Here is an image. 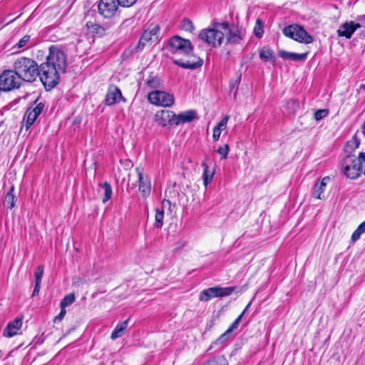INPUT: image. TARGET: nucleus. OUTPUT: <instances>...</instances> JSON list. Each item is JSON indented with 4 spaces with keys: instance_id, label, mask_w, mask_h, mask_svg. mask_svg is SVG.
<instances>
[{
    "instance_id": "18",
    "label": "nucleus",
    "mask_w": 365,
    "mask_h": 365,
    "mask_svg": "<svg viewBox=\"0 0 365 365\" xmlns=\"http://www.w3.org/2000/svg\"><path fill=\"white\" fill-rule=\"evenodd\" d=\"M174 116V113L171 110H161L158 111L155 114V121L158 125L162 127H165L168 125H170L172 117Z\"/></svg>"
},
{
    "instance_id": "4",
    "label": "nucleus",
    "mask_w": 365,
    "mask_h": 365,
    "mask_svg": "<svg viewBox=\"0 0 365 365\" xmlns=\"http://www.w3.org/2000/svg\"><path fill=\"white\" fill-rule=\"evenodd\" d=\"M46 61L44 62L48 65L52 66L61 73L66 72V55L58 46L52 45L49 47L48 54L46 56Z\"/></svg>"
},
{
    "instance_id": "49",
    "label": "nucleus",
    "mask_w": 365,
    "mask_h": 365,
    "mask_svg": "<svg viewBox=\"0 0 365 365\" xmlns=\"http://www.w3.org/2000/svg\"><path fill=\"white\" fill-rule=\"evenodd\" d=\"M359 161L361 163V170H363V166H364V175H365V153H359Z\"/></svg>"
},
{
    "instance_id": "42",
    "label": "nucleus",
    "mask_w": 365,
    "mask_h": 365,
    "mask_svg": "<svg viewBox=\"0 0 365 365\" xmlns=\"http://www.w3.org/2000/svg\"><path fill=\"white\" fill-rule=\"evenodd\" d=\"M137 0H118V3L120 6L130 7L133 6Z\"/></svg>"
},
{
    "instance_id": "11",
    "label": "nucleus",
    "mask_w": 365,
    "mask_h": 365,
    "mask_svg": "<svg viewBox=\"0 0 365 365\" xmlns=\"http://www.w3.org/2000/svg\"><path fill=\"white\" fill-rule=\"evenodd\" d=\"M148 99L150 103L163 107H170L175 102L173 95L160 91H154L149 93Z\"/></svg>"
},
{
    "instance_id": "21",
    "label": "nucleus",
    "mask_w": 365,
    "mask_h": 365,
    "mask_svg": "<svg viewBox=\"0 0 365 365\" xmlns=\"http://www.w3.org/2000/svg\"><path fill=\"white\" fill-rule=\"evenodd\" d=\"M330 180L329 177L324 178L322 181H317L314 187V191L312 192V195L314 197L317 199H322V195L324 192L326 187H327V181Z\"/></svg>"
},
{
    "instance_id": "26",
    "label": "nucleus",
    "mask_w": 365,
    "mask_h": 365,
    "mask_svg": "<svg viewBox=\"0 0 365 365\" xmlns=\"http://www.w3.org/2000/svg\"><path fill=\"white\" fill-rule=\"evenodd\" d=\"M289 114H294L299 108V101L297 99H289L284 106Z\"/></svg>"
},
{
    "instance_id": "19",
    "label": "nucleus",
    "mask_w": 365,
    "mask_h": 365,
    "mask_svg": "<svg viewBox=\"0 0 365 365\" xmlns=\"http://www.w3.org/2000/svg\"><path fill=\"white\" fill-rule=\"evenodd\" d=\"M307 53H296L288 52L284 50L279 51V56L284 59H290L294 61H303L306 60L307 57Z\"/></svg>"
},
{
    "instance_id": "38",
    "label": "nucleus",
    "mask_w": 365,
    "mask_h": 365,
    "mask_svg": "<svg viewBox=\"0 0 365 365\" xmlns=\"http://www.w3.org/2000/svg\"><path fill=\"white\" fill-rule=\"evenodd\" d=\"M329 114V110L327 109H320L317 110L314 113V119L317 121L321 120L324 118Z\"/></svg>"
},
{
    "instance_id": "14",
    "label": "nucleus",
    "mask_w": 365,
    "mask_h": 365,
    "mask_svg": "<svg viewBox=\"0 0 365 365\" xmlns=\"http://www.w3.org/2000/svg\"><path fill=\"white\" fill-rule=\"evenodd\" d=\"M123 101H126V99L123 96L120 88L114 85H111L108 87L104 103L106 106H112Z\"/></svg>"
},
{
    "instance_id": "47",
    "label": "nucleus",
    "mask_w": 365,
    "mask_h": 365,
    "mask_svg": "<svg viewBox=\"0 0 365 365\" xmlns=\"http://www.w3.org/2000/svg\"><path fill=\"white\" fill-rule=\"evenodd\" d=\"M363 234L361 230L357 227V229L353 232L351 235V240L352 242L357 241L361 235Z\"/></svg>"
},
{
    "instance_id": "50",
    "label": "nucleus",
    "mask_w": 365,
    "mask_h": 365,
    "mask_svg": "<svg viewBox=\"0 0 365 365\" xmlns=\"http://www.w3.org/2000/svg\"><path fill=\"white\" fill-rule=\"evenodd\" d=\"M41 287V283L35 282V287L32 293V297L38 295Z\"/></svg>"
},
{
    "instance_id": "6",
    "label": "nucleus",
    "mask_w": 365,
    "mask_h": 365,
    "mask_svg": "<svg viewBox=\"0 0 365 365\" xmlns=\"http://www.w3.org/2000/svg\"><path fill=\"white\" fill-rule=\"evenodd\" d=\"M283 34L296 41L309 44L313 42V37L307 31L298 24H291L285 26L282 30Z\"/></svg>"
},
{
    "instance_id": "46",
    "label": "nucleus",
    "mask_w": 365,
    "mask_h": 365,
    "mask_svg": "<svg viewBox=\"0 0 365 365\" xmlns=\"http://www.w3.org/2000/svg\"><path fill=\"white\" fill-rule=\"evenodd\" d=\"M358 147V144L356 141H348L345 145V151L349 152V148L354 149Z\"/></svg>"
},
{
    "instance_id": "13",
    "label": "nucleus",
    "mask_w": 365,
    "mask_h": 365,
    "mask_svg": "<svg viewBox=\"0 0 365 365\" xmlns=\"http://www.w3.org/2000/svg\"><path fill=\"white\" fill-rule=\"evenodd\" d=\"M118 6V0H100L98 9L99 14L104 18L108 19L115 16Z\"/></svg>"
},
{
    "instance_id": "25",
    "label": "nucleus",
    "mask_w": 365,
    "mask_h": 365,
    "mask_svg": "<svg viewBox=\"0 0 365 365\" xmlns=\"http://www.w3.org/2000/svg\"><path fill=\"white\" fill-rule=\"evenodd\" d=\"M202 166L203 168V183L205 186H207L213 179L214 170H209L208 166L205 162L202 163Z\"/></svg>"
},
{
    "instance_id": "10",
    "label": "nucleus",
    "mask_w": 365,
    "mask_h": 365,
    "mask_svg": "<svg viewBox=\"0 0 365 365\" xmlns=\"http://www.w3.org/2000/svg\"><path fill=\"white\" fill-rule=\"evenodd\" d=\"M169 46L172 53H180L188 55L192 51L190 41L178 36H175L170 39Z\"/></svg>"
},
{
    "instance_id": "3",
    "label": "nucleus",
    "mask_w": 365,
    "mask_h": 365,
    "mask_svg": "<svg viewBox=\"0 0 365 365\" xmlns=\"http://www.w3.org/2000/svg\"><path fill=\"white\" fill-rule=\"evenodd\" d=\"M61 71L48 65L42 63L38 68V76L46 91H50L56 87L59 83Z\"/></svg>"
},
{
    "instance_id": "27",
    "label": "nucleus",
    "mask_w": 365,
    "mask_h": 365,
    "mask_svg": "<svg viewBox=\"0 0 365 365\" xmlns=\"http://www.w3.org/2000/svg\"><path fill=\"white\" fill-rule=\"evenodd\" d=\"M86 27L90 32L96 34L100 36H103L105 34V29L98 24L88 21L86 23Z\"/></svg>"
},
{
    "instance_id": "35",
    "label": "nucleus",
    "mask_w": 365,
    "mask_h": 365,
    "mask_svg": "<svg viewBox=\"0 0 365 365\" xmlns=\"http://www.w3.org/2000/svg\"><path fill=\"white\" fill-rule=\"evenodd\" d=\"M254 34L255 36L259 38H262V36H263V23L259 19H257L256 21V24L254 28Z\"/></svg>"
},
{
    "instance_id": "55",
    "label": "nucleus",
    "mask_w": 365,
    "mask_h": 365,
    "mask_svg": "<svg viewBox=\"0 0 365 365\" xmlns=\"http://www.w3.org/2000/svg\"><path fill=\"white\" fill-rule=\"evenodd\" d=\"M362 132L365 136V122L364 123L363 126H362Z\"/></svg>"
},
{
    "instance_id": "45",
    "label": "nucleus",
    "mask_w": 365,
    "mask_h": 365,
    "mask_svg": "<svg viewBox=\"0 0 365 365\" xmlns=\"http://www.w3.org/2000/svg\"><path fill=\"white\" fill-rule=\"evenodd\" d=\"M180 123H182V119L180 118V117H179V114L175 115L174 113V116H173L171 119L170 125H178Z\"/></svg>"
},
{
    "instance_id": "5",
    "label": "nucleus",
    "mask_w": 365,
    "mask_h": 365,
    "mask_svg": "<svg viewBox=\"0 0 365 365\" xmlns=\"http://www.w3.org/2000/svg\"><path fill=\"white\" fill-rule=\"evenodd\" d=\"M341 166L344 174L350 179H356L361 174L359 155L356 157L354 155H347L343 158Z\"/></svg>"
},
{
    "instance_id": "43",
    "label": "nucleus",
    "mask_w": 365,
    "mask_h": 365,
    "mask_svg": "<svg viewBox=\"0 0 365 365\" xmlns=\"http://www.w3.org/2000/svg\"><path fill=\"white\" fill-rule=\"evenodd\" d=\"M242 314H240L235 321L234 322L231 324V326L228 328V331H230L231 333L232 331L237 329L239 326V324L242 319Z\"/></svg>"
},
{
    "instance_id": "30",
    "label": "nucleus",
    "mask_w": 365,
    "mask_h": 365,
    "mask_svg": "<svg viewBox=\"0 0 365 365\" xmlns=\"http://www.w3.org/2000/svg\"><path fill=\"white\" fill-rule=\"evenodd\" d=\"M163 219H164V211L162 209L156 208L155 209V223L154 226L156 228H161L163 225Z\"/></svg>"
},
{
    "instance_id": "53",
    "label": "nucleus",
    "mask_w": 365,
    "mask_h": 365,
    "mask_svg": "<svg viewBox=\"0 0 365 365\" xmlns=\"http://www.w3.org/2000/svg\"><path fill=\"white\" fill-rule=\"evenodd\" d=\"M251 304H252V302H250L248 303V304L247 305V307H245V309L243 310V312H242V314H242V316H243V315L245 314V312L247 311V309H249V307H250Z\"/></svg>"
},
{
    "instance_id": "15",
    "label": "nucleus",
    "mask_w": 365,
    "mask_h": 365,
    "mask_svg": "<svg viewBox=\"0 0 365 365\" xmlns=\"http://www.w3.org/2000/svg\"><path fill=\"white\" fill-rule=\"evenodd\" d=\"M361 27L360 24L355 23L354 21L345 22L340 26L339 29L337 30V34L339 36L349 39L355 31Z\"/></svg>"
},
{
    "instance_id": "12",
    "label": "nucleus",
    "mask_w": 365,
    "mask_h": 365,
    "mask_svg": "<svg viewBox=\"0 0 365 365\" xmlns=\"http://www.w3.org/2000/svg\"><path fill=\"white\" fill-rule=\"evenodd\" d=\"M44 103L40 102L34 108L30 107L26 110L22 121L23 126H25L26 130L29 129L34 123L35 120L44 110Z\"/></svg>"
},
{
    "instance_id": "17",
    "label": "nucleus",
    "mask_w": 365,
    "mask_h": 365,
    "mask_svg": "<svg viewBox=\"0 0 365 365\" xmlns=\"http://www.w3.org/2000/svg\"><path fill=\"white\" fill-rule=\"evenodd\" d=\"M23 324L22 317H17L12 322H10L3 331V336L11 338L16 336Z\"/></svg>"
},
{
    "instance_id": "37",
    "label": "nucleus",
    "mask_w": 365,
    "mask_h": 365,
    "mask_svg": "<svg viewBox=\"0 0 365 365\" xmlns=\"http://www.w3.org/2000/svg\"><path fill=\"white\" fill-rule=\"evenodd\" d=\"M230 150V146L228 144H225L223 146H220L216 152L220 155L221 159H226Z\"/></svg>"
},
{
    "instance_id": "40",
    "label": "nucleus",
    "mask_w": 365,
    "mask_h": 365,
    "mask_svg": "<svg viewBox=\"0 0 365 365\" xmlns=\"http://www.w3.org/2000/svg\"><path fill=\"white\" fill-rule=\"evenodd\" d=\"M43 274V267L40 265L37 267L36 271L35 272V282L41 283V279Z\"/></svg>"
},
{
    "instance_id": "31",
    "label": "nucleus",
    "mask_w": 365,
    "mask_h": 365,
    "mask_svg": "<svg viewBox=\"0 0 365 365\" xmlns=\"http://www.w3.org/2000/svg\"><path fill=\"white\" fill-rule=\"evenodd\" d=\"M146 85L150 88H159L161 87V80L158 76H150L146 81Z\"/></svg>"
},
{
    "instance_id": "2",
    "label": "nucleus",
    "mask_w": 365,
    "mask_h": 365,
    "mask_svg": "<svg viewBox=\"0 0 365 365\" xmlns=\"http://www.w3.org/2000/svg\"><path fill=\"white\" fill-rule=\"evenodd\" d=\"M37 63L27 57L18 58L14 63V70L22 81L34 82L38 76Z\"/></svg>"
},
{
    "instance_id": "36",
    "label": "nucleus",
    "mask_w": 365,
    "mask_h": 365,
    "mask_svg": "<svg viewBox=\"0 0 365 365\" xmlns=\"http://www.w3.org/2000/svg\"><path fill=\"white\" fill-rule=\"evenodd\" d=\"M181 29L189 32H192L195 30V26L191 20L184 19L181 23Z\"/></svg>"
},
{
    "instance_id": "29",
    "label": "nucleus",
    "mask_w": 365,
    "mask_h": 365,
    "mask_svg": "<svg viewBox=\"0 0 365 365\" xmlns=\"http://www.w3.org/2000/svg\"><path fill=\"white\" fill-rule=\"evenodd\" d=\"M259 57L264 61L272 60L273 63H274L275 57L273 55V51L269 48H262L259 51Z\"/></svg>"
},
{
    "instance_id": "24",
    "label": "nucleus",
    "mask_w": 365,
    "mask_h": 365,
    "mask_svg": "<svg viewBox=\"0 0 365 365\" xmlns=\"http://www.w3.org/2000/svg\"><path fill=\"white\" fill-rule=\"evenodd\" d=\"M174 63L179 66L181 68H187V69H196L200 68L203 61L202 59H198L196 62H190V61H187L186 62H182L181 61H175Z\"/></svg>"
},
{
    "instance_id": "44",
    "label": "nucleus",
    "mask_w": 365,
    "mask_h": 365,
    "mask_svg": "<svg viewBox=\"0 0 365 365\" xmlns=\"http://www.w3.org/2000/svg\"><path fill=\"white\" fill-rule=\"evenodd\" d=\"M242 314H240L235 321L234 322L231 324V326L228 328V331H230L231 333L232 331L237 329L239 326V324L242 319Z\"/></svg>"
},
{
    "instance_id": "22",
    "label": "nucleus",
    "mask_w": 365,
    "mask_h": 365,
    "mask_svg": "<svg viewBox=\"0 0 365 365\" xmlns=\"http://www.w3.org/2000/svg\"><path fill=\"white\" fill-rule=\"evenodd\" d=\"M129 319L123 321V322L118 324L111 333L110 338L112 339H116L120 336H122L124 334V331L126 330L128 324Z\"/></svg>"
},
{
    "instance_id": "56",
    "label": "nucleus",
    "mask_w": 365,
    "mask_h": 365,
    "mask_svg": "<svg viewBox=\"0 0 365 365\" xmlns=\"http://www.w3.org/2000/svg\"><path fill=\"white\" fill-rule=\"evenodd\" d=\"M360 88L362 89V90H365V83L361 85Z\"/></svg>"
},
{
    "instance_id": "54",
    "label": "nucleus",
    "mask_w": 365,
    "mask_h": 365,
    "mask_svg": "<svg viewBox=\"0 0 365 365\" xmlns=\"http://www.w3.org/2000/svg\"><path fill=\"white\" fill-rule=\"evenodd\" d=\"M166 205H170V200H163V202H162V205L163 207H165Z\"/></svg>"
},
{
    "instance_id": "28",
    "label": "nucleus",
    "mask_w": 365,
    "mask_h": 365,
    "mask_svg": "<svg viewBox=\"0 0 365 365\" xmlns=\"http://www.w3.org/2000/svg\"><path fill=\"white\" fill-rule=\"evenodd\" d=\"M179 117L182 119V123H190L197 118V113L194 110H189L180 113Z\"/></svg>"
},
{
    "instance_id": "7",
    "label": "nucleus",
    "mask_w": 365,
    "mask_h": 365,
    "mask_svg": "<svg viewBox=\"0 0 365 365\" xmlns=\"http://www.w3.org/2000/svg\"><path fill=\"white\" fill-rule=\"evenodd\" d=\"M160 31V28L158 24L150 25L143 31L138 44L132 49V52L139 53L144 49L146 45H150L158 41Z\"/></svg>"
},
{
    "instance_id": "32",
    "label": "nucleus",
    "mask_w": 365,
    "mask_h": 365,
    "mask_svg": "<svg viewBox=\"0 0 365 365\" xmlns=\"http://www.w3.org/2000/svg\"><path fill=\"white\" fill-rule=\"evenodd\" d=\"M100 186L104 190V197L103 202L105 203L111 198L112 188L108 182H105L103 184H100Z\"/></svg>"
},
{
    "instance_id": "8",
    "label": "nucleus",
    "mask_w": 365,
    "mask_h": 365,
    "mask_svg": "<svg viewBox=\"0 0 365 365\" xmlns=\"http://www.w3.org/2000/svg\"><path fill=\"white\" fill-rule=\"evenodd\" d=\"M21 81L14 70H4L0 74V88L1 91L8 92L19 88Z\"/></svg>"
},
{
    "instance_id": "51",
    "label": "nucleus",
    "mask_w": 365,
    "mask_h": 365,
    "mask_svg": "<svg viewBox=\"0 0 365 365\" xmlns=\"http://www.w3.org/2000/svg\"><path fill=\"white\" fill-rule=\"evenodd\" d=\"M240 78H241V76H240V77L238 78L237 80H236L235 83H230V87H231V89H233L235 86L237 88L240 82Z\"/></svg>"
},
{
    "instance_id": "20",
    "label": "nucleus",
    "mask_w": 365,
    "mask_h": 365,
    "mask_svg": "<svg viewBox=\"0 0 365 365\" xmlns=\"http://www.w3.org/2000/svg\"><path fill=\"white\" fill-rule=\"evenodd\" d=\"M229 118V115H225L214 128L212 138L215 142L220 139L221 132L226 128Z\"/></svg>"
},
{
    "instance_id": "52",
    "label": "nucleus",
    "mask_w": 365,
    "mask_h": 365,
    "mask_svg": "<svg viewBox=\"0 0 365 365\" xmlns=\"http://www.w3.org/2000/svg\"><path fill=\"white\" fill-rule=\"evenodd\" d=\"M358 228L361 230V232L362 233L365 232V221L363 222L362 223H361L359 226H358Z\"/></svg>"
},
{
    "instance_id": "48",
    "label": "nucleus",
    "mask_w": 365,
    "mask_h": 365,
    "mask_svg": "<svg viewBox=\"0 0 365 365\" xmlns=\"http://www.w3.org/2000/svg\"><path fill=\"white\" fill-rule=\"evenodd\" d=\"M66 310L65 308H61L60 313L55 317L54 322L61 321L66 315Z\"/></svg>"
},
{
    "instance_id": "34",
    "label": "nucleus",
    "mask_w": 365,
    "mask_h": 365,
    "mask_svg": "<svg viewBox=\"0 0 365 365\" xmlns=\"http://www.w3.org/2000/svg\"><path fill=\"white\" fill-rule=\"evenodd\" d=\"M76 299L74 294H69L66 295L60 303L61 308H66V307L72 304Z\"/></svg>"
},
{
    "instance_id": "41",
    "label": "nucleus",
    "mask_w": 365,
    "mask_h": 365,
    "mask_svg": "<svg viewBox=\"0 0 365 365\" xmlns=\"http://www.w3.org/2000/svg\"><path fill=\"white\" fill-rule=\"evenodd\" d=\"M29 40H30V36L26 35L19 41V42L16 44L15 47H16L18 48H24L29 43Z\"/></svg>"
},
{
    "instance_id": "1",
    "label": "nucleus",
    "mask_w": 365,
    "mask_h": 365,
    "mask_svg": "<svg viewBox=\"0 0 365 365\" xmlns=\"http://www.w3.org/2000/svg\"><path fill=\"white\" fill-rule=\"evenodd\" d=\"M225 36L227 43L232 44L240 43L245 36V30L236 26L230 27L228 22L214 23L212 29L202 30L198 38L213 47L222 43Z\"/></svg>"
},
{
    "instance_id": "23",
    "label": "nucleus",
    "mask_w": 365,
    "mask_h": 365,
    "mask_svg": "<svg viewBox=\"0 0 365 365\" xmlns=\"http://www.w3.org/2000/svg\"><path fill=\"white\" fill-rule=\"evenodd\" d=\"M14 192V186L12 185L7 192L4 201V204L7 209H12L15 206L16 197Z\"/></svg>"
},
{
    "instance_id": "16",
    "label": "nucleus",
    "mask_w": 365,
    "mask_h": 365,
    "mask_svg": "<svg viewBox=\"0 0 365 365\" xmlns=\"http://www.w3.org/2000/svg\"><path fill=\"white\" fill-rule=\"evenodd\" d=\"M135 171L138 177L139 190L144 197H148L150 193L151 185L150 181L143 176V168L142 167H137Z\"/></svg>"
},
{
    "instance_id": "39",
    "label": "nucleus",
    "mask_w": 365,
    "mask_h": 365,
    "mask_svg": "<svg viewBox=\"0 0 365 365\" xmlns=\"http://www.w3.org/2000/svg\"><path fill=\"white\" fill-rule=\"evenodd\" d=\"M231 332L228 330H227L225 332H224L222 334L220 335V336L215 340L214 342L215 344H221L225 342L230 337Z\"/></svg>"
},
{
    "instance_id": "33",
    "label": "nucleus",
    "mask_w": 365,
    "mask_h": 365,
    "mask_svg": "<svg viewBox=\"0 0 365 365\" xmlns=\"http://www.w3.org/2000/svg\"><path fill=\"white\" fill-rule=\"evenodd\" d=\"M227 361L224 356H217L207 361L205 365H225Z\"/></svg>"
},
{
    "instance_id": "9",
    "label": "nucleus",
    "mask_w": 365,
    "mask_h": 365,
    "mask_svg": "<svg viewBox=\"0 0 365 365\" xmlns=\"http://www.w3.org/2000/svg\"><path fill=\"white\" fill-rule=\"evenodd\" d=\"M236 289V287H214L202 290L199 296L201 302H207L213 297L230 296Z\"/></svg>"
}]
</instances>
